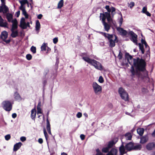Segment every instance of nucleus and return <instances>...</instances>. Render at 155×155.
<instances>
[{
    "instance_id": "nucleus-58",
    "label": "nucleus",
    "mask_w": 155,
    "mask_h": 155,
    "mask_svg": "<svg viewBox=\"0 0 155 155\" xmlns=\"http://www.w3.org/2000/svg\"><path fill=\"white\" fill-rule=\"evenodd\" d=\"M145 14L148 16L150 17L151 16V14L148 11L146 12Z\"/></svg>"
},
{
    "instance_id": "nucleus-16",
    "label": "nucleus",
    "mask_w": 155,
    "mask_h": 155,
    "mask_svg": "<svg viewBox=\"0 0 155 155\" xmlns=\"http://www.w3.org/2000/svg\"><path fill=\"white\" fill-rule=\"evenodd\" d=\"M12 22V25L11 30H15L17 29L18 28V22L17 20L15 19L14 20H13Z\"/></svg>"
},
{
    "instance_id": "nucleus-17",
    "label": "nucleus",
    "mask_w": 155,
    "mask_h": 155,
    "mask_svg": "<svg viewBox=\"0 0 155 155\" xmlns=\"http://www.w3.org/2000/svg\"><path fill=\"white\" fill-rule=\"evenodd\" d=\"M148 140V137L147 135L143 136L140 138V143H144L146 142Z\"/></svg>"
},
{
    "instance_id": "nucleus-5",
    "label": "nucleus",
    "mask_w": 155,
    "mask_h": 155,
    "mask_svg": "<svg viewBox=\"0 0 155 155\" xmlns=\"http://www.w3.org/2000/svg\"><path fill=\"white\" fill-rule=\"evenodd\" d=\"M2 105L3 109L6 111H10L12 109V104L10 101L5 100L3 101Z\"/></svg>"
},
{
    "instance_id": "nucleus-18",
    "label": "nucleus",
    "mask_w": 155,
    "mask_h": 155,
    "mask_svg": "<svg viewBox=\"0 0 155 155\" xmlns=\"http://www.w3.org/2000/svg\"><path fill=\"white\" fill-rule=\"evenodd\" d=\"M155 147V143L152 142L148 143L146 146L147 149L148 150H152Z\"/></svg>"
},
{
    "instance_id": "nucleus-64",
    "label": "nucleus",
    "mask_w": 155,
    "mask_h": 155,
    "mask_svg": "<svg viewBox=\"0 0 155 155\" xmlns=\"http://www.w3.org/2000/svg\"><path fill=\"white\" fill-rule=\"evenodd\" d=\"M84 115L86 117H88V115L87 114L85 113L84 114Z\"/></svg>"
},
{
    "instance_id": "nucleus-63",
    "label": "nucleus",
    "mask_w": 155,
    "mask_h": 155,
    "mask_svg": "<svg viewBox=\"0 0 155 155\" xmlns=\"http://www.w3.org/2000/svg\"><path fill=\"white\" fill-rule=\"evenodd\" d=\"M61 155H68L67 154L63 152L61 153Z\"/></svg>"
},
{
    "instance_id": "nucleus-20",
    "label": "nucleus",
    "mask_w": 155,
    "mask_h": 155,
    "mask_svg": "<svg viewBox=\"0 0 155 155\" xmlns=\"http://www.w3.org/2000/svg\"><path fill=\"white\" fill-rule=\"evenodd\" d=\"M22 143L21 142H19L15 144L14 146L13 151H16L19 149L21 147Z\"/></svg>"
},
{
    "instance_id": "nucleus-26",
    "label": "nucleus",
    "mask_w": 155,
    "mask_h": 155,
    "mask_svg": "<svg viewBox=\"0 0 155 155\" xmlns=\"http://www.w3.org/2000/svg\"><path fill=\"white\" fill-rule=\"evenodd\" d=\"M2 10L4 13H6L8 12V8L5 5V4H2Z\"/></svg>"
},
{
    "instance_id": "nucleus-49",
    "label": "nucleus",
    "mask_w": 155,
    "mask_h": 155,
    "mask_svg": "<svg viewBox=\"0 0 155 155\" xmlns=\"http://www.w3.org/2000/svg\"><path fill=\"white\" fill-rule=\"evenodd\" d=\"M20 139L22 142H24L26 140V138L25 137H21Z\"/></svg>"
},
{
    "instance_id": "nucleus-43",
    "label": "nucleus",
    "mask_w": 155,
    "mask_h": 155,
    "mask_svg": "<svg viewBox=\"0 0 155 155\" xmlns=\"http://www.w3.org/2000/svg\"><path fill=\"white\" fill-rule=\"evenodd\" d=\"M11 138V136L10 134H8L5 136V139L6 140H8Z\"/></svg>"
},
{
    "instance_id": "nucleus-52",
    "label": "nucleus",
    "mask_w": 155,
    "mask_h": 155,
    "mask_svg": "<svg viewBox=\"0 0 155 155\" xmlns=\"http://www.w3.org/2000/svg\"><path fill=\"white\" fill-rule=\"evenodd\" d=\"M142 42L143 44H144L145 45L146 47H147V46H147V44L146 42L145 41L142 40Z\"/></svg>"
},
{
    "instance_id": "nucleus-42",
    "label": "nucleus",
    "mask_w": 155,
    "mask_h": 155,
    "mask_svg": "<svg viewBox=\"0 0 155 155\" xmlns=\"http://www.w3.org/2000/svg\"><path fill=\"white\" fill-rule=\"evenodd\" d=\"M98 81L101 83H103L104 82V80L103 77L101 76L99 77L98 79Z\"/></svg>"
},
{
    "instance_id": "nucleus-55",
    "label": "nucleus",
    "mask_w": 155,
    "mask_h": 155,
    "mask_svg": "<svg viewBox=\"0 0 155 155\" xmlns=\"http://www.w3.org/2000/svg\"><path fill=\"white\" fill-rule=\"evenodd\" d=\"M122 55L121 54V53H120V52L119 54L118 55V57L119 59H121L122 58Z\"/></svg>"
},
{
    "instance_id": "nucleus-32",
    "label": "nucleus",
    "mask_w": 155,
    "mask_h": 155,
    "mask_svg": "<svg viewBox=\"0 0 155 155\" xmlns=\"http://www.w3.org/2000/svg\"><path fill=\"white\" fill-rule=\"evenodd\" d=\"M7 18L9 22H12V15L11 14H8L7 15Z\"/></svg>"
},
{
    "instance_id": "nucleus-1",
    "label": "nucleus",
    "mask_w": 155,
    "mask_h": 155,
    "mask_svg": "<svg viewBox=\"0 0 155 155\" xmlns=\"http://www.w3.org/2000/svg\"><path fill=\"white\" fill-rule=\"evenodd\" d=\"M125 57L129 64L132 65L130 71L132 78L137 77L141 80L148 77V72L145 68L146 63L143 59L139 58H133L128 53L126 54Z\"/></svg>"
},
{
    "instance_id": "nucleus-23",
    "label": "nucleus",
    "mask_w": 155,
    "mask_h": 155,
    "mask_svg": "<svg viewBox=\"0 0 155 155\" xmlns=\"http://www.w3.org/2000/svg\"><path fill=\"white\" fill-rule=\"evenodd\" d=\"M46 129L48 133L50 134H51L50 125V122L48 121V119H47L46 120Z\"/></svg>"
},
{
    "instance_id": "nucleus-13",
    "label": "nucleus",
    "mask_w": 155,
    "mask_h": 155,
    "mask_svg": "<svg viewBox=\"0 0 155 155\" xmlns=\"http://www.w3.org/2000/svg\"><path fill=\"white\" fill-rule=\"evenodd\" d=\"M123 138L121 140V141L122 143V145L120 146L119 148V151L120 153V155H123L124 153H126L127 152L126 151V148H125L124 146V143L123 142Z\"/></svg>"
},
{
    "instance_id": "nucleus-36",
    "label": "nucleus",
    "mask_w": 155,
    "mask_h": 155,
    "mask_svg": "<svg viewBox=\"0 0 155 155\" xmlns=\"http://www.w3.org/2000/svg\"><path fill=\"white\" fill-rule=\"evenodd\" d=\"M139 46L140 49V50H141L142 54H144V50L143 49V46L140 43H139Z\"/></svg>"
},
{
    "instance_id": "nucleus-39",
    "label": "nucleus",
    "mask_w": 155,
    "mask_h": 155,
    "mask_svg": "<svg viewBox=\"0 0 155 155\" xmlns=\"http://www.w3.org/2000/svg\"><path fill=\"white\" fill-rule=\"evenodd\" d=\"M22 12L23 14L25 16V18H28V15L25 9L22 11Z\"/></svg>"
},
{
    "instance_id": "nucleus-30",
    "label": "nucleus",
    "mask_w": 155,
    "mask_h": 155,
    "mask_svg": "<svg viewBox=\"0 0 155 155\" xmlns=\"http://www.w3.org/2000/svg\"><path fill=\"white\" fill-rule=\"evenodd\" d=\"M40 24L39 21L38 20L36 21V25H35V30L37 31H38L39 30L40 28Z\"/></svg>"
},
{
    "instance_id": "nucleus-10",
    "label": "nucleus",
    "mask_w": 155,
    "mask_h": 155,
    "mask_svg": "<svg viewBox=\"0 0 155 155\" xmlns=\"http://www.w3.org/2000/svg\"><path fill=\"white\" fill-rule=\"evenodd\" d=\"M25 18H22L20 21V27L23 29H25L27 27H30L29 23L28 22L27 23L25 22Z\"/></svg>"
},
{
    "instance_id": "nucleus-48",
    "label": "nucleus",
    "mask_w": 155,
    "mask_h": 155,
    "mask_svg": "<svg viewBox=\"0 0 155 155\" xmlns=\"http://www.w3.org/2000/svg\"><path fill=\"white\" fill-rule=\"evenodd\" d=\"M123 18L122 17H121V18H120V20H119V25H120V26L122 24V22H123Z\"/></svg>"
},
{
    "instance_id": "nucleus-33",
    "label": "nucleus",
    "mask_w": 155,
    "mask_h": 155,
    "mask_svg": "<svg viewBox=\"0 0 155 155\" xmlns=\"http://www.w3.org/2000/svg\"><path fill=\"white\" fill-rule=\"evenodd\" d=\"M63 0H61L58 3L57 8H61L63 5Z\"/></svg>"
},
{
    "instance_id": "nucleus-53",
    "label": "nucleus",
    "mask_w": 155,
    "mask_h": 155,
    "mask_svg": "<svg viewBox=\"0 0 155 155\" xmlns=\"http://www.w3.org/2000/svg\"><path fill=\"white\" fill-rule=\"evenodd\" d=\"M142 42L143 44H144L145 45L146 47H147V46H147V44L146 42L145 41L142 40Z\"/></svg>"
},
{
    "instance_id": "nucleus-37",
    "label": "nucleus",
    "mask_w": 155,
    "mask_h": 155,
    "mask_svg": "<svg viewBox=\"0 0 155 155\" xmlns=\"http://www.w3.org/2000/svg\"><path fill=\"white\" fill-rule=\"evenodd\" d=\"M31 50L33 54L35 53H36V47L33 46H31Z\"/></svg>"
},
{
    "instance_id": "nucleus-51",
    "label": "nucleus",
    "mask_w": 155,
    "mask_h": 155,
    "mask_svg": "<svg viewBox=\"0 0 155 155\" xmlns=\"http://www.w3.org/2000/svg\"><path fill=\"white\" fill-rule=\"evenodd\" d=\"M85 137V135L84 134H81L80 136V138L82 140H84Z\"/></svg>"
},
{
    "instance_id": "nucleus-40",
    "label": "nucleus",
    "mask_w": 155,
    "mask_h": 155,
    "mask_svg": "<svg viewBox=\"0 0 155 155\" xmlns=\"http://www.w3.org/2000/svg\"><path fill=\"white\" fill-rule=\"evenodd\" d=\"M135 5L134 3L133 2H131L129 4L128 6H129L130 8H132V7L134 6Z\"/></svg>"
},
{
    "instance_id": "nucleus-41",
    "label": "nucleus",
    "mask_w": 155,
    "mask_h": 155,
    "mask_svg": "<svg viewBox=\"0 0 155 155\" xmlns=\"http://www.w3.org/2000/svg\"><path fill=\"white\" fill-rule=\"evenodd\" d=\"M26 58L28 60H30L32 58V56L30 54H27L26 55Z\"/></svg>"
},
{
    "instance_id": "nucleus-12",
    "label": "nucleus",
    "mask_w": 155,
    "mask_h": 155,
    "mask_svg": "<svg viewBox=\"0 0 155 155\" xmlns=\"http://www.w3.org/2000/svg\"><path fill=\"white\" fill-rule=\"evenodd\" d=\"M106 18L102 17L101 19L102 20V22L104 26V28L105 31L108 32L110 29V26L108 24L105 22Z\"/></svg>"
},
{
    "instance_id": "nucleus-3",
    "label": "nucleus",
    "mask_w": 155,
    "mask_h": 155,
    "mask_svg": "<svg viewBox=\"0 0 155 155\" xmlns=\"http://www.w3.org/2000/svg\"><path fill=\"white\" fill-rule=\"evenodd\" d=\"M82 59L84 61L93 66L96 69L100 71L103 69V66L98 61L94 59H91L87 56H83Z\"/></svg>"
},
{
    "instance_id": "nucleus-22",
    "label": "nucleus",
    "mask_w": 155,
    "mask_h": 155,
    "mask_svg": "<svg viewBox=\"0 0 155 155\" xmlns=\"http://www.w3.org/2000/svg\"><path fill=\"white\" fill-rule=\"evenodd\" d=\"M132 137V135L131 133H127L125 134L124 138H123V141L124 140V138L125 139L127 140H130L131 139Z\"/></svg>"
},
{
    "instance_id": "nucleus-25",
    "label": "nucleus",
    "mask_w": 155,
    "mask_h": 155,
    "mask_svg": "<svg viewBox=\"0 0 155 155\" xmlns=\"http://www.w3.org/2000/svg\"><path fill=\"white\" fill-rule=\"evenodd\" d=\"M8 24L6 22L4 21L3 19L2 18L0 21V26L5 28H7Z\"/></svg>"
},
{
    "instance_id": "nucleus-27",
    "label": "nucleus",
    "mask_w": 155,
    "mask_h": 155,
    "mask_svg": "<svg viewBox=\"0 0 155 155\" xmlns=\"http://www.w3.org/2000/svg\"><path fill=\"white\" fill-rule=\"evenodd\" d=\"M15 30H11L12 33L11 34V36L13 38L17 36L18 35V31H15Z\"/></svg>"
},
{
    "instance_id": "nucleus-11",
    "label": "nucleus",
    "mask_w": 155,
    "mask_h": 155,
    "mask_svg": "<svg viewBox=\"0 0 155 155\" xmlns=\"http://www.w3.org/2000/svg\"><path fill=\"white\" fill-rule=\"evenodd\" d=\"M128 35L131 36V41L136 45H137V35L134 32L131 31H128Z\"/></svg>"
},
{
    "instance_id": "nucleus-4",
    "label": "nucleus",
    "mask_w": 155,
    "mask_h": 155,
    "mask_svg": "<svg viewBox=\"0 0 155 155\" xmlns=\"http://www.w3.org/2000/svg\"><path fill=\"white\" fill-rule=\"evenodd\" d=\"M102 35L106 38H107L109 42V46L111 48L115 46V43L117 42V37L115 35H110L105 33L101 32Z\"/></svg>"
},
{
    "instance_id": "nucleus-24",
    "label": "nucleus",
    "mask_w": 155,
    "mask_h": 155,
    "mask_svg": "<svg viewBox=\"0 0 155 155\" xmlns=\"http://www.w3.org/2000/svg\"><path fill=\"white\" fill-rule=\"evenodd\" d=\"M36 114V111L35 109H32L31 110V117L32 120H35Z\"/></svg>"
},
{
    "instance_id": "nucleus-38",
    "label": "nucleus",
    "mask_w": 155,
    "mask_h": 155,
    "mask_svg": "<svg viewBox=\"0 0 155 155\" xmlns=\"http://www.w3.org/2000/svg\"><path fill=\"white\" fill-rule=\"evenodd\" d=\"M44 135L45 136L46 140L47 141L48 138V134L47 132H46V129L45 128H44Z\"/></svg>"
},
{
    "instance_id": "nucleus-34",
    "label": "nucleus",
    "mask_w": 155,
    "mask_h": 155,
    "mask_svg": "<svg viewBox=\"0 0 155 155\" xmlns=\"http://www.w3.org/2000/svg\"><path fill=\"white\" fill-rule=\"evenodd\" d=\"M19 2L21 5L23 6H24V5L26 4H28V3L27 0H22L21 1H19Z\"/></svg>"
},
{
    "instance_id": "nucleus-19",
    "label": "nucleus",
    "mask_w": 155,
    "mask_h": 155,
    "mask_svg": "<svg viewBox=\"0 0 155 155\" xmlns=\"http://www.w3.org/2000/svg\"><path fill=\"white\" fill-rule=\"evenodd\" d=\"M117 152L118 151L117 149L112 148L106 155H117Z\"/></svg>"
},
{
    "instance_id": "nucleus-62",
    "label": "nucleus",
    "mask_w": 155,
    "mask_h": 155,
    "mask_svg": "<svg viewBox=\"0 0 155 155\" xmlns=\"http://www.w3.org/2000/svg\"><path fill=\"white\" fill-rule=\"evenodd\" d=\"M2 5L1 6H0V12H2Z\"/></svg>"
},
{
    "instance_id": "nucleus-29",
    "label": "nucleus",
    "mask_w": 155,
    "mask_h": 155,
    "mask_svg": "<svg viewBox=\"0 0 155 155\" xmlns=\"http://www.w3.org/2000/svg\"><path fill=\"white\" fill-rule=\"evenodd\" d=\"M133 150H140L141 147V145L140 144H137L135 145H134L133 144Z\"/></svg>"
},
{
    "instance_id": "nucleus-35",
    "label": "nucleus",
    "mask_w": 155,
    "mask_h": 155,
    "mask_svg": "<svg viewBox=\"0 0 155 155\" xmlns=\"http://www.w3.org/2000/svg\"><path fill=\"white\" fill-rule=\"evenodd\" d=\"M47 46L46 44L44 43L41 47V51H45L46 48Z\"/></svg>"
},
{
    "instance_id": "nucleus-47",
    "label": "nucleus",
    "mask_w": 155,
    "mask_h": 155,
    "mask_svg": "<svg viewBox=\"0 0 155 155\" xmlns=\"http://www.w3.org/2000/svg\"><path fill=\"white\" fill-rule=\"evenodd\" d=\"M58 41V38H55L53 39V43L56 44L57 43Z\"/></svg>"
},
{
    "instance_id": "nucleus-61",
    "label": "nucleus",
    "mask_w": 155,
    "mask_h": 155,
    "mask_svg": "<svg viewBox=\"0 0 155 155\" xmlns=\"http://www.w3.org/2000/svg\"><path fill=\"white\" fill-rule=\"evenodd\" d=\"M16 14L17 15V17H18L20 15V11H18L16 13Z\"/></svg>"
},
{
    "instance_id": "nucleus-6",
    "label": "nucleus",
    "mask_w": 155,
    "mask_h": 155,
    "mask_svg": "<svg viewBox=\"0 0 155 155\" xmlns=\"http://www.w3.org/2000/svg\"><path fill=\"white\" fill-rule=\"evenodd\" d=\"M118 139L117 138H115L113 140L110 141L107 147H104L102 148V152L104 153L107 152L109 149L111 148L118 141Z\"/></svg>"
},
{
    "instance_id": "nucleus-46",
    "label": "nucleus",
    "mask_w": 155,
    "mask_h": 155,
    "mask_svg": "<svg viewBox=\"0 0 155 155\" xmlns=\"http://www.w3.org/2000/svg\"><path fill=\"white\" fill-rule=\"evenodd\" d=\"M82 113L81 112H78L76 115L77 117L78 118H80L82 117Z\"/></svg>"
},
{
    "instance_id": "nucleus-7",
    "label": "nucleus",
    "mask_w": 155,
    "mask_h": 155,
    "mask_svg": "<svg viewBox=\"0 0 155 155\" xmlns=\"http://www.w3.org/2000/svg\"><path fill=\"white\" fill-rule=\"evenodd\" d=\"M118 93L122 99L125 101H128V94L122 87L119 89Z\"/></svg>"
},
{
    "instance_id": "nucleus-31",
    "label": "nucleus",
    "mask_w": 155,
    "mask_h": 155,
    "mask_svg": "<svg viewBox=\"0 0 155 155\" xmlns=\"http://www.w3.org/2000/svg\"><path fill=\"white\" fill-rule=\"evenodd\" d=\"M41 102H39L37 107V114H42L41 109Z\"/></svg>"
},
{
    "instance_id": "nucleus-8",
    "label": "nucleus",
    "mask_w": 155,
    "mask_h": 155,
    "mask_svg": "<svg viewBox=\"0 0 155 155\" xmlns=\"http://www.w3.org/2000/svg\"><path fill=\"white\" fill-rule=\"evenodd\" d=\"M92 87L96 94H98L101 92L102 91L101 86L97 84L96 82H94L93 83Z\"/></svg>"
},
{
    "instance_id": "nucleus-2",
    "label": "nucleus",
    "mask_w": 155,
    "mask_h": 155,
    "mask_svg": "<svg viewBox=\"0 0 155 155\" xmlns=\"http://www.w3.org/2000/svg\"><path fill=\"white\" fill-rule=\"evenodd\" d=\"M105 8L107 10V12H104V13H100V19L101 20L102 17L106 18L108 22L111 24L112 23L114 25H115V22L114 21L110 15V13L111 12V15L113 16L115 14V9L114 7H111L110 8L109 5H106Z\"/></svg>"
},
{
    "instance_id": "nucleus-57",
    "label": "nucleus",
    "mask_w": 155,
    "mask_h": 155,
    "mask_svg": "<svg viewBox=\"0 0 155 155\" xmlns=\"http://www.w3.org/2000/svg\"><path fill=\"white\" fill-rule=\"evenodd\" d=\"M12 117L13 118H15L17 117L16 114L15 113L13 114L12 115Z\"/></svg>"
},
{
    "instance_id": "nucleus-28",
    "label": "nucleus",
    "mask_w": 155,
    "mask_h": 155,
    "mask_svg": "<svg viewBox=\"0 0 155 155\" xmlns=\"http://www.w3.org/2000/svg\"><path fill=\"white\" fill-rule=\"evenodd\" d=\"M144 129L143 128H138L137 130V133L140 136H142L144 133Z\"/></svg>"
},
{
    "instance_id": "nucleus-50",
    "label": "nucleus",
    "mask_w": 155,
    "mask_h": 155,
    "mask_svg": "<svg viewBox=\"0 0 155 155\" xmlns=\"http://www.w3.org/2000/svg\"><path fill=\"white\" fill-rule=\"evenodd\" d=\"M19 9L22 11L24 10L25 9V7L24 6L21 5V6L20 7Z\"/></svg>"
},
{
    "instance_id": "nucleus-60",
    "label": "nucleus",
    "mask_w": 155,
    "mask_h": 155,
    "mask_svg": "<svg viewBox=\"0 0 155 155\" xmlns=\"http://www.w3.org/2000/svg\"><path fill=\"white\" fill-rule=\"evenodd\" d=\"M96 151L97 152V153H101L100 151L98 149H97L96 150Z\"/></svg>"
},
{
    "instance_id": "nucleus-15",
    "label": "nucleus",
    "mask_w": 155,
    "mask_h": 155,
    "mask_svg": "<svg viewBox=\"0 0 155 155\" xmlns=\"http://www.w3.org/2000/svg\"><path fill=\"white\" fill-rule=\"evenodd\" d=\"M133 143L132 142H130L126 144L125 146L126 149L127 151H130L133 150Z\"/></svg>"
},
{
    "instance_id": "nucleus-21",
    "label": "nucleus",
    "mask_w": 155,
    "mask_h": 155,
    "mask_svg": "<svg viewBox=\"0 0 155 155\" xmlns=\"http://www.w3.org/2000/svg\"><path fill=\"white\" fill-rule=\"evenodd\" d=\"M14 98L17 101H20L21 100V98L18 92L17 91L15 92L14 94Z\"/></svg>"
},
{
    "instance_id": "nucleus-14",
    "label": "nucleus",
    "mask_w": 155,
    "mask_h": 155,
    "mask_svg": "<svg viewBox=\"0 0 155 155\" xmlns=\"http://www.w3.org/2000/svg\"><path fill=\"white\" fill-rule=\"evenodd\" d=\"M117 30L120 34L122 36H126L128 34V32L122 28L118 27L117 28Z\"/></svg>"
},
{
    "instance_id": "nucleus-56",
    "label": "nucleus",
    "mask_w": 155,
    "mask_h": 155,
    "mask_svg": "<svg viewBox=\"0 0 155 155\" xmlns=\"http://www.w3.org/2000/svg\"><path fill=\"white\" fill-rule=\"evenodd\" d=\"M43 15L41 14H40L38 16L37 18L39 19H41V18Z\"/></svg>"
},
{
    "instance_id": "nucleus-45",
    "label": "nucleus",
    "mask_w": 155,
    "mask_h": 155,
    "mask_svg": "<svg viewBox=\"0 0 155 155\" xmlns=\"http://www.w3.org/2000/svg\"><path fill=\"white\" fill-rule=\"evenodd\" d=\"M148 91V90L146 88H143L142 89V91L143 93H147Z\"/></svg>"
},
{
    "instance_id": "nucleus-54",
    "label": "nucleus",
    "mask_w": 155,
    "mask_h": 155,
    "mask_svg": "<svg viewBox=\"0 0 155 155\" xmlns=\"http://www.w3.org/2000/svg\"><path fill=\"white\" fill-rule=\"evenodd\" d=\"M38 142L40 144H41L43 142V140L42 139L39 138L38 140Z\"/></svg>"
},
{
    "instance_id": "nucleus-59",
    "label": "nucleus",
    "mask_w": 155,
    "mask_h": 155,
    "mask_svg": "<svg viewBox=\"0 0 155 155\" xmlns=\"http://www.w3.org/2000/svg\"><path fill=\"white\" fill-rule=\"evenodd\" d=\"M151 135L153 137H155V129L152 134Z\"/></svg>"
},
{
    "instance_id": "nucleus-44",
    "label": "nucleus",
    "mask_w": 155,
    "mask_h": 155,
    "mask_svg": "<svg viewBox=\"0 0 155 155\" xmlns=\"http://www.w3.org/2000/svg\"><path fill=\"white\" fill-rule=\"evenodd\" d=\"M147 11V7H143L142 9V12L143 13L145 14Z\"/></svg>"
},
{
    "instance_id": "nucleus-9",
    "label": "nucleus",
    "mask_w": 155,
    "mask_h": 155,
    "mask_svg": "<svg viewBox=\"0 0 155 155\" xmlns=\"http://www.w3.org/2000/svg\"><path fill=\"white\" fill-rule=\"evenodd\" d=\"M8 33L6 31H3L1 34L0 37L1 38L3 41L6 42V43H9L11 41L10 39L6 40V39L8 37Z\"/></svg>"
}]
</instances>
